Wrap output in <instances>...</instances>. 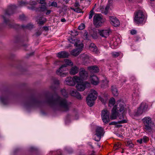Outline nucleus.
Segmentation results:
<instances>
[{"mask_svg":"<svg viewBox=\"0 0 155 155\" xmlns=\"http://www.w3.org/2000/svg\"><path fill=\"white\" fill-rule=\"evenodd\" d=\"M75 12L78 13H81V10L79 8H75Z\"/></svg>","mask_w":155,"mask_h":155,"instance_id":"obj_52","label":"nucleus"},{"mask_svg":"<svg viewBox=\"0 0 155 155\" xmlns=\"http://www.w3.org/2000/svg\"><path fill=\"white\" fill-rule=\"evenodd\" d=\"M70 92L72 96L75 97L78 99H81V95L76 90L72 89L70 91Z\"/></svg>","mask_w":155,"mask_h":155,"instance_id":"obj_18","label":"nucleus"},{"mask_svg":"<svg viewBox=\"0 0 155 155\" xmlns=\"http://www.w3.org/2000/svg\"><path fill=\"white\" fill-rule=\"evenodd\" d=\"M64 2H65L66 3L68 2L70 0H63Z\"/></svg>","mask_w":155,"mask_h":155,"instance_id":"obj_61","label":"nucleus"},{"mask_svg":"<svg viewBox=\"0 0 155 155\" xmlns=\"http://www.w3.org/2000/svg\"><path fill=\"white\" fill-rule=\"evenodd\" d=\"M103 130L102 127H98L97 128L96 130V133L95 135L97 137V138H94L95 141L98 142L100 140L101 136L103 135Z\"/></svg>","mask_w":155,"mask_h":155,"instance_id":"obj_11","label":"nucleus"},{"mask_svg":"<svg viewBox=\"0 0 155 155\" xmlns=\"http://www.w3.org/2000/svg\"><path fill=\"white\" fill-rule=\"evenodd\" d=\"M53 82L55 84H59V81L57 79H54L53 80Z\"/></svg>","mask_w":155,"mask_h":155,"instance_id":"obj_47","label":"nucleus"},{"mask_svg":"<svg viewBox=\"0 0 155 155\" xmlns=\"http://www.w3.org/2000/svg\"><path fill=\"white\" fill-rule=\"evenodd\" d=\"M46 102L51 106L57 108L64 111H68L71 105V103L57 95L54 99L53 97H46Z\"/></svg>","mask_w":155,"mask_h":155,"instance_id":"obj_1","label":"nucleus"},{"mask_svg":"<svg viewBox=\"0 0 155 155\" xmlns=\"http://www.w3.org/2000/svg\"><path fill=\"white\" fill-rule=\"evenodd\" d=\"M143 143H146L149 140L148 138L146 136L143 137L142 138H141Z\"/></svg>","mask_w":155,"mask_h":155,"instance_id":"obj_42","label":"nucleus"},{"mask_svg":"<svg viewBox=\"0 0 155 155\" xmlns=\"http://www.w3.org/2000/svg\"><path fill=\"white\" fill-rule=\"evenodd\" d=\"M27 2L24 1H21L20 2L19 4L21 6H23L27 4Z\"/></svg>","mask_w":155,"mask_h":155,"instance_id":"obj_49","label":"nucleus"},{"mask_svg":"<svg viewBox=\"0 0 155 155\" xmlns=\"http://www.w3.org/2000/svg\"><path fill=\"white\" fill-rule=\"evenodd\" d=\"M67 70L66 65L64 64H62L60 67L56 71V74L57 75L60 76L61 77H63L67 76L68 73L64 72Z\"/></svg>","mask_w":155,"mask_h":155,"instance_id":"obj_9","label":"nucleus"},{"mask_svg":"<svg viewBox=\"0 0 155 155\" xmlns=\"http://www.w3.org/2000/svg\"><path fill=\"white\" fill-rule=\"evenodd\" d=\"M98 33L102 37L107 38L111 33V31L109 28L103 29L98 30Z\"/></svg>","mask_w":155,"mask_h":155,"instance_id":"obj_12","label":"nucleus"},{"mask_svg":"<svg viewBox=\"0 0 155 155\" xmlns=\"http://www.w3.org/2000/svg\"><path fill=\"white\" fill-rule=\"evenodd\" d=\"M74 46L77 48L72 50L71 53L72 55L76 57L78 56L82 51L84 45L82 43L78 44V42H76Z\"/></svg>","mask_w":155,"mask_h":155,"instance_id":"obj_6","label":"nucleus"},{"mask_svg":"<svg viewBox=\"0 0 155 155\" xmlns=\"http://www.w3.org/2000/svg\"><path fill=\"white\" fill-rule=\"evenodd\" d=\"M61 92L62 95L64 97H68V94L65 89H62L61 91Z\"/></svg>","mask_w":155,"mask_h":155,"instance_id":"obj_35","label":"nucleus"},{"mask_svg":"<svg viewBox=\"0 0 155 155\" xmlns=\"http://www.w3.org/2000/svg\"><path fill=\"white\" fill-rule=\"evenodd\" d=\"M17 8V6L15 5H9L8 9L6 11L5 15L2 16L3 19L4 23L5 24L6 26H7L9 28L12 27L13 26L11 24L9 19L6 18V15H11L13 14Z\"/></svg>","mask_w":155,"mask_h":155,"instance_id":"obj_3","label":"nucleus"},{"mask_svg":"<svg viewBox=\"0 0 155 155\" xmlns=\"http://www.w3.org/2000/svg\"><path fill=\"white\" fill-rule=\"evenodd\" d=\"M88 144L89 145L91 146H92L91 145V142L89 143Z\"/></svg>","mask_w":155,"mask_h":155,"instance_id":"obj_62","label":"nucleus"},{"mask_svg":"<svg viewBox=\"0 0 155 155\" xmlns=\"http://www.w3.org/2000/svg\"><path fill=\"white\" fill-rule=\"evenodd\" d=\"M127 123V120L126 119H124L123 120H120V121H118V122H115V121H113L112 122H110L109 124V125H115L117 124H124Z\"/></svg>","mask_w":155,"mask_h":155,"instance_id":"obj_25","label":"nucleus"},{"mask_svg":"<svg viewBox=\"0 0 155 155\" xmlns=\"http://www.w3.org/2000/svg\"><path fill=\"white\" fill-rule=\"evenodd\" d=\"M148 107V105L145 103H142L140 106V107L144 111V112L147 110Z\"/></svg>","mask_w":155,"mask_h":155,"instance_id":"obj_29","label":"nucleus"},{"mask_svg":"<svg viewBox=\"0 0 155 155\" xmlns=\"http://www.w3.org/2000/svg\"><path fill=\"white\" fill-rule=\"evenodd\" d=\"M143 112H144V111L140 107L138 108L136 114L137 115H140Z\"/></svg>","mask_w":155,"mask_h":155,"instance_id":"obj_34","label":"nucleus"},{"mask_svg":"<svg viewBox=\"0 0 155 155\" xmlns=\"http://www.w3.org/2000/svg\"><path fill=\"white\" fill-rule=\"evenodd\" d=\"M84 35L85 37V38L87 39H88V37H87L88 35H87V32H84Z\"/></svg>","mask_w":155,"mask_h":155,"instance_id":"obj_57","label":"nucleus"},{"mask_svg":"<svg viewBox=\"0 0 155 155\" xmlns=\"http://www.w3.org/2000/svg\"><path fill=\"white\" fill-rule=\"evenodd\" d=\"M79 70V68L77 66H74L71 68L70 70L69 73L71 75H74L77 74Z\"/></svg>","mask_w":155,"mask_h":155,"instance_id":"obj_19","label":"nucleus"},{"mask_svg":"<svg viewBox=\"0 0 155 155\" xmlns=\"http://www.w3.org/2000/svg\"><path fill=\"white\" fill-rule=\"evenodd\" d=\"M33 25H32L30 24H28L26 26L24 25H21V26L23 28H31L33 27Z\"/></svg>","mask_w":155,"mask_h":155,"instance_id":"obj_43","label":"nucleus"},{"mask_svg":"<svg viewBox=\"0 0 155 155\" xmlns=\"http://www.w3.org/2000/svg\"><path fill=\"white\" fill-rule=\"evenodd\" d=\"M57 57L60 58H68L69 55L68 52L65 51H61L58 53L57 54Z\"/></svg>","mask_w":155,"mask_h":155,"instance_id":"obj_17","label":"nucleus"},{"mask_svg":"<svg viewBox=\"0 0 155 155\" xmlns=\"http://www.w3.org/2000/svg\"><path fill=\"white\" fill-rule=\"evenodd\" d=\"M64 84L70 86H74L75 83L74 81L73 78L71 77L67 78L64 81Z\"/></svg>","mask_w":155,"mask_h":155,"instance_id":"obj_16","label":"nucleus"},{"mask_svg":"<svg viewBox=\"0 0 155 155\" xmlns=\"http://www.w3.org/2000/svg\"><path fill=\"white\" fill-rule=\"evenodd\" d=\"M38 2L41 4L46 5V2L45 0H39Z\"/></svg>","mask_w":155,"mask_h":155,"instance_id":"obj_46","label":"nucleus"},{"mask_svg":"<svg viewBox=\"0 0 155 155\" xmlns=\"http://www.w3.org/2000/svg\"><path fill=\"white\" fill-rule=\"evenodd\" d=\"M0 101L4 104H7L9 102L8 97L6 95H5L4 96L0 97Z\"/></svg>","mask_w":155,"mask_h":155,"instance_id":"obj_21","label":"nucleus"},{"mask_svg":"<svg viewBox=\"0 0 155 155\" xmlns=\"http://www.w3.org/2000/svg\"><path fill=\"white\" fill-rule=\"evenodd\" d=\"M137 31L135 30H133L130 31V33L132 35H134L136 34Z\"/></svg>","mask_w":155,"mask_h":155,"instance_id":"obj_53","label":"nucleus"},{"mask_svg":"<svg viewBox=\"0 0 155 155\" xmlns=\"http://www.w3.org/2000/svg\"><path fill=\"white\" fill-rule=\"evenodd\" d=\"M41 34V32L40 31H38L35 33V35L37 36H38L40 35Z\"/></svg>","mask_w":155,"mask_h":155,"instance_id":"obj_56","label":"nucleus"},{"mask_svg":"<svg viewBox=\"0 0 155 155\" xmlns=\"http://www.w3.org/2000/svg\"><path fill=\"white\" fill-rule=\"evenodd\" d=\"M145 129L148 131H150L151 129L152 121L150 117H145L143 119Z\"/></svg>","mask_w":155,"mask_h":155,"instance_id":"obj_8","label":"nucleus"},{"mask_svg":"<svg viewBox=\"0 0 155 155\" xmlns=\"http://www.w3.org/2000/svg\"><path fill=\"white\" fill-rule=\"evenodd\" d=\"M108 81L106 79L103 80L101 82V87L103 88H106L108 87Z\"/></svg>","mask_w":155,"mask_h":155,"instance_id":"obj_28","label":"nucleus"},{"mask_svg":"<svg viewBox=\"0 0 155 155\" xmlns=\"http://www.w3.org/2000/svg\"><path fill=\"white\" fill-rule=\"evenodd\" d=\"M71 34L72 36H76L78 35V32H72Z\"/></svg>","mask_w":155,"mask_h":155,"instance_id":"obj_54","label":"nucleus"},{"mask_svg":"<svg viewBox=\"0 0 155 155\" xmlns=\"http://www.w3.org/2000/svg\"><path fill=\"white\" fill-rule=\"evenodd\" d=\"M112 56L113 57L116 58L120 55V53L118 52H113L112 53Z\"/></svg>","mask_w":155,"mask_h":155,"instance_id":"obj_41","label":"nucleus"},{"mask_svg":"<svg viewBox=\"0 0 155 155\" xmlns=\"http://www.w3.org/2000/svg\"><path fill=\"white\" fill-rule=\"evenodd\" d=\"M93 20V23L96 27L101 26L104 22L101 14H95Z\"/></svg>","mask_w":155,"mask_h":155,"instance_id":"obj_5","label":"nucleus"},{"mask_svg":"<svg viewBox=\"0 0 155 155\" xmlns=\"http://www.w3.org/2000/svg\"><path fill=\"white\" fill-rule=\"evenodd\" d=\"M72 152V150H71V152L68 151V152L69 153H71Z\"/></svg>","mask_w":155,"mask_h":155,"instance_id":"obj_64","label":"nucleus"},{"mask_svg":"<svg viewBox=\"0 0 155 155\" xmlns=\"http://www.w3.org/2000/svg\"><path fill=\"white\" fill-rule=\"evenodd\" d=\"M109 112L107 110H104L102 111L101 114V116L103 121L107 123L110 121Z\"/></svg>","mask_w":155,"mask_h":155,"instance_id":"obj_10","label":"nucleus"},{"mask_svg":"<svg viewBox=\"0 0 155 155\" xmlns=\"http://www.w3.org/2000/svg\"><path fill=\"white\" fill-rule=\"evenodd\" d=\"M126 105L124 102L120 100L117 101L116 104L113 107L111 111L110 119L111 120L116 119L118 115V111L122 114L124 112Z\"/></svg>","mask_w":155,"mask_h":155,"instance_id":"obj_2","label":"nucleus"},{"mask_svg":"<svg viewBox=\"0 0 155 155\" xmlns=\"http://www.w3.org/2000/svg\"><path fill=\"white\" fill-rule=\"evenodd\" d=\"M126 145L127 146H128L130 147H134V144L132 143L131 141L129 140L127 142Z\"/></svg>","mask_w":155,"mask_h":155,"instance_id":"obj_38","label":"nucleus"},{"mask_svg":"<svg viewBox=\"0 0 155 155\" xmlns=\"http://www.w3.org/2000/svg\"><path fill=\"white\" fill-rule=\"evenodd\" d=\"M137 141L140 144H141L143 143L142 139L137 140Z\"/></svg>","mask_w":155,"mask_h":155,"instance_id":"obj_58","label":"nucleus"},{"mask_svg":"<svg viewBox=\"0 0 155 155\" xmlns=\"http://www.w3.org/2000/svg\"><path fill=\"white\" fill-rule=\"evenodd\" d=\"M99 99L103 104H105L107 100L106 98L104 97V98L101 96L98 97Z\"/></svg>","mask_w":155,"mask_h":155,"instance_id":"obj_36","label":"nucleus"},{"mask_svg":"<svg viewBox=\"0 0 155 155\" xmlns=\"http://www.w3.org/2000/svg\"><path fill=\"white\" fill-rule=\"evenodd\" d=\"M64 62L65 63L64 65L67 66H72L73 65V62L70 60L68 59H65L64 60Z\"/></svg>","mask_w":155,"mask_h":155,"instance_id":"obj_30","label":"nucleus"},{"mask_svg":"<svg viewBox=\"0 0 155 155\" xmlns=\"http://www.w3.org/2000/svg\"><path fill=\"white\" fill-rule=\"evenodd\" d=\"M61 21L62 22H65L66 21V20L64 18H62L61 19Z\"/></svg>","mask_w":155,"mask_h":155,"instance_id":"obj_60","label":"nucleus"},{"mask_svg":"<svg viewBox=\"0 0 155 155\" xmlns=\"http://www.w3.org/2000/svg\"><path fill=\"white\" fill-rule=\"evenodd\" d=\"M97 96L96 91L93 89L91 90L90 93L87 97L86 100L87 103L89 106L92 107L93 105Z\"/></svg>","mask_w":155,"mask_h":155,"instance_id":"obj_4","label":"nucleus"},{"mask_svg":"<svg viewBox=\"0 0 155 155\" xmlns=\"http://www.w3.org/2000/svg\"><path fill=\"white\" fill-rule=\"evenodd\" d=\"M119 117V118L120 119V120H123L124 119H126V120H127V119H125V118L123 116V115L122 114H121V115H120V114L118 115V116Z\"/></svg>","mask_w":155,"mask_h":155,"instance_id":"obj_48","label":"nucleus"},{"mask_svg":"<svg viewBox=\"0 0 155 155\" xmlns=\"http://www.w3.org/2000/svg\"><path fill=\"white\" fill-rule=\"evenodd\" d=\"M47 12L46 13V15H48L49 14L51 13V11L50 10H47Z\"/></svg>","mask_w":155,"mask_h":155,"instance_id":"obj_59","label":"nucleus"},{"mask_svg":"<svg viewBox=\"0 0 155 155\" xmlns=\"http://www.w3.org/2000/svg\"><path fill=\"white\" fill-rule=\"evenodd\" d=\"M90 86V83H89L84 82L77 84L76 85V88L78 90L80 91H83L86 87H89Z\"/></svg>","mask_w":155,"mask_h":155,"instance_id":"obj_13","label":"nucleus"},{"mask_svg":"<svg viewBox=\"0 0 155 155\" xmlns=\"http://www.w3.org/2000/svg\"><path fill=\"white\" fill-rule=\"evenodd\" d=\"M46 19L45 18H43V19L42 21H40L39 24L40 25H43Z\"/></svg>","mask_w":155,"mask_h":155,"instance_id":"obj_51","label":"nucleus"},{"mask_svg":"<svg viewBox=\"0 0 155 155\" xmlns=\"http://www.w3.org/2000/svg\"><path fill=\"white\" fill-rule=\"evenodd\" d=\"M91 36L94 38L96 39L97 37V35L96 29L94 30V33L91 35Z\"/></svg>","mask_w":155,"mask_h":155,"instance_id":"obj_39","label":"nucleus"},{"mask_svg":"<svg viewBox=\"0 0 155 155\" xmlns=\"http://www.w3.org/2000/svg\"><path fill=\"white\" fill-rule=\"evenodd\" d=\"M94 14V12L93 11V10L92 9L90 12L89 16V19H91Z\"/></svg>","mask_w":155,"mask_h":155,"instance_id":"obj_44","label":"nucleus"},{"mask_svg":"<svg viewBox=\"0 0 155 155\" xmlns=\"http://www.w3.org/2000/svg\"><path fill=\"white\" fill-rule=\"evenodd\" d=\"M71 9L74 10V12H75V8H71Z\"/></svg>","mask_w":155,"mask_h":155,"instance_id":"obj_63","label":"nucleus"},{"mask_svg":"<svg viewBox=\"0 0 155 155\" xmlns=\"http://www.w3.org/2000/svg\"><path fill=\"white\" fill-rule=\"evenodd\" d=\"M74 6L76 7L80 6L79 2H76L75 3Z\"/></svg>","mask_w":155,"mask_h":155,"instance_id":"obj_55","label":"nucleus"},{"mask_svg":"<svg viewBox=\"0 0 155 155\" xmlns=\"http://www.w3.org/2000/svg\"><path fill=\"white\" fill-rule=\"evenodd\" d=\"M89 49L91 51L96 53H98L97 48L94 43H91L90 44L89 46Z\"/></svg>","mask_w":155,"mask_h":155,"instance_id":"obj_22","label":"nucleus"},{"mask_svg":"<svg viewBox=\"0 0 155 155\" xmlns=\"http://www.w3.org/2000/svg\"><path fill=\"white\" fill-rule=\"evenodd\" d=\"M144 18L143 12L141 11H139L136 14L134 20L137 24L140 23L143 21Z\"/></svg>","mask_w":155,"mask_h":155,"instance_id":"obj_7","label":"nucleus"},{"mask_svg":"<svg viewBox=\"0 0 155 155\" xmlns=\"http://www.w3.org/2000/svg\"><path fill=\"white\" fill-rule=\"evenodd\" d=\"M110 8V6L109 5H107L106 6V7L105 9V11L104 12V13L105 15H107L108 12V11Z\"/></svg>","mask_w":155,"mask_h":155,"instance_id":"obj_40","label":"nucleus"},{"mask_svg":"<svg viewBox=\"0 0 155 155\" xmlns=\"http://www.w3.org/2000/svg\"><path fill=\"white\" fill-rule=\"evenodd\" d=\"M39 9V10L43 12L47 10V8L45 5H42Z\"/></svg>","mask_w":155,"mask_h":155,"instance_id":"obj_37","label":"nucleus"},{"mask_svg":"<svg viewBox=\"0 0 155 155\" xmlns=\"http://www.w3.org/2000/svg\"><path fill=\"white\" fill-rule=\"evenodd\" d=\"M84 25L83 24H81L78 27V29L80 30L83 29L84 28Z\"/></svg>","mask_w":155,"mask_h":155,"instance_id":"obj_45","label":"nucleus"},{"mask_svg":"<svg viewBox=\"0 0 155 155\" xmlns=\"http://www.w3.org/2000/svg\"><path fill=\"white\" fill-rule=\"evenodd\" d=\"M115 102V100L112 98H111L109 101V106L110 107L114 105Z\"/></svg>","mask_w":155,"mask_h":155,"instance_id":"obj_33","label":"nucleus"},{"mask_svg":"<svg viewBox=\"0 0 155 155\" xmlns=\"http://www.w3.org/2000/svg\"><path fill=\"white\" fill-rule=\"evenodd\" d=\"M73 78L74 79V83H75V84L76 83H78L81 82V81L83 80V79H82L81 77H80L79 76H74Z\"/></svg>","mask_w":155,"mask_h":155,"instance_id":"obj_26","label":"nucleus"},{"mask_svg":"<svg viewBox=\"0 0 155 155\" xmlns=\"http://www.w3.org/2000/svg\"><path fill=\"white\" fill-rule=\"evenodd\" d=\"M19 19L21 20H25V15H20Z\"/></svg>","mask_w":155,"mask_h":155,"instance_id":"obj_50","label":"nucleus"},{"mask_svg":"<svg viewBox=\"0 0 155 155\" xmlns=\"http://www.w3.org/2000/svg\"><path fill=\"white\" fill-rule=\"evenodd\" d=\"M80 58L84 62H86L89 60V56L87 54H83L80 56Z\"/></svg>","mask_w":155,"mask_h":155,"instance_id":"obj_24","label":"nucleus"},{"mask_svg":"<svg viewBox=\"0 0 155 155\" xmlns=\"http://www.w3.org/2000/svg\"><path fill=\"white\" fill-rule=\"evenodd\" d=\"M111 90L114 96H117L118 95L117 90L115 86H112L111 87Z\"/></svg>","mask_w":155,"mask_h":155,"instance_id":"obj_27","label":"nucleus"},{"mask_svg":"<svg viewBox=\"0 0 155 155\" xmlns=\"http://www.w3.org/2000/svg\"><path fill=\"white\" fill-rule=\"evenodd\" d=\"M48 5L49 7L51 6L55 8H57L58 6L57 3L54 1L52 2H49Z\"/></svg>","mask_w":155,"mask_h":155,"instance_id":"obj_31","label":"nucleus"},{"mask_svg":"<svg viewBox=\"0 0 155 155\" xmlns=\"http://www.w3.org/2000/svg\"><path fill=\"white\" fill-rule=\"evenodd\" d=\"M90 80L91 83L94 85H97L99 82L98 78L95 75L91 76L90 78Z\"/></svg>","mask_w":155,"mask_h":155,"instance_id":"obj_20","label":"nucleus"},{"mask_svg":"<svg viewBox=\"0 0 155 155\" xmlns=\"http://www.w3.org/2000/svg\"><path fill=\"white\" fill-rule=\"evenodd\" d=\"M88 69L90 71L94 72H97L99 71V68L96 66H89L88 67Z\"/></svg>","mask_w":155,"mask_h":155,"instance_id":"obj_23","label":"nucleus"},{"mask_svg":"<svg viewBox=\"0 0 155 155\" xmlns=\"http://www.w3.org/2000/svg\"><path fill=\"white\" fill-rule=\"evenodd\" d=\"M69 41L71 43L73 44L74 45L76 42H78V44H81L79 40L76 39H73L72 38H70L69 39Z\"/></svg>","mask_w":155,"mask_h":155,"instance_id":"obj_32","label":"nucleus"},{"mask_svg":"<svg viewBox=\"0 0 155 155\" xmlns=\"http://www.w3.org/2000/svg\"><path fill=\"white\" fill-rule=\"evenodd\" d=\"M79 75L80 77L83 80H85L88 77V74L84 68L80 69Z\"/></svg>","mask_w":155,"mask_h":155,"instance_id":"obj_15","label":"nucleus"},{"mask_svg":"<svg viewBox=\"0 0 155 155\" xmlns=\"http://www.w3.org/2000/svg\"><path fill=\"white\" fill-rule=\"evenodd\" d=\"M109 19L111 21V24L115 27L118 26L120 25L119 20L113 16H110Z\"/></svg>","mask_w":155,"mask_h":155,"instance_id":"obj_14","label":"nucleus"}]
</instances>
